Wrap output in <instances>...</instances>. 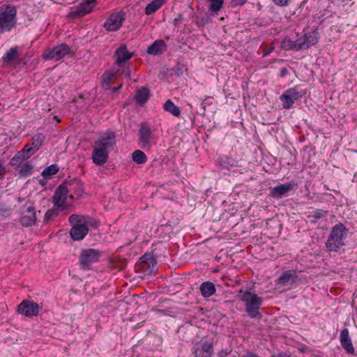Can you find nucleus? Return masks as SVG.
<instances>
[{
    "mask_svg": "<svg viewBox=\"0 0 357 357\" xmlns=\"http://www.w3.org/2000/svg\"><path fill=\"white\" fill-rule=\"evenodd\" d=\"M327 214L326 211H324L321 209H317L312 213L310 217L313 218L316 220H319L324 218Z\"/></svg>",
    "mask_w": 357,
    "mask_h": 357,
    "instance_id": "38",
    "label": "nucleus"
},
{
    "mask_svg": "<svg viewBox=\"0 0 357 357\" xmlns=\"http://www.w3.org/2000/svg\"><path fill=\"white\" fill-rule=\"evenodd\" d=\"M33 165L29 162L25 163L20 169V174L22 176H30L33 173Z\"/></svg>",
    "mask_w": 357,
    "mask_h": 357,
    "instance_id": "35",
    "label": "nucleus"
},
{
    "mask_svg": "<svg viewBox=\"0 0 357 357\" xmlns=\"http://www.w3.org/2000/svg\"><path fill=\"white\" fill-rule=\"evenodd\" d=\"M297 184L294 181L280 184L273 188L271 195L275 198H282V197L287 196L289 192L294 190Z\"/></svg>",
    "mask_w": 357,
    "mask_h": 357,
    "instance_id": "14",
    "label": "nucleus"
},
{
    "mask_svg": "<svg viewBox=\"0 0 357 357\" xmlns=\"http://www.w3.org/2000/svg\"><path fill=\"white\" fill-rule=\"evenodd\" d=\"M297 43V51L308 49L310 46L318 43V33L317 31H311L305 33L298 37V33H295Z\"/></svg>",
    "mask_w": 357,
    "mask_h": 357,
    "instance_id": "7",
    "label": "nucleus"
},
{
    "mask_svg": "<svg viewBox=\"0 0 357 357\" xmlns=\"http://www.w3.org/2000/svg\"><path fill=\"white\" fill-rule=\"evenodd\" d=\"M285 71H286V70H285V69H282V70H281V76H282V77L284 76V75H285Z\"/></svg>",
    "mask_w": 357,
    "mask_h": 357,
    "instance_id": "48",
    "label": "nucleus"
},
{
    "mask_svg": "<svg viewBox=\"0 0 357 357\" xmlns=\"http://www.w3.org/2000/svg\"><path fill=\"white\" fill-rule=\"evenodd\" d=\"M167 46L163 40H155L151 45H150L146 52L151 55H159L166 51Z\"/></svg>",
    "mask_w": 357,
    "mask_h": 357,
    "instance_id": "21",
    "label": "nucleus"
},
{
    "mask_svg": "<svg viewBox=\"0 0 357 357\" xmlns=\"http://www.w3.org/2000/svg\"><path fill=\"white\" fill-rule=\"evenodd\" d=\"M272 50H273V48H271L270 50H267L266 52H264L263 56H267Z\"/></svg>",
    "mask_w": 357,
    "mask_h": 357,
    "instance_id": "46",
    "label": "nucleus"
},
{
    "mask_svg": "<svg viewBox=\"0 0 357 357\" xmlns=\"http://www.w3.org/2000/svg\"><path fill=\"white\" fill-rule=\"evenodd\" d=\"M216 289L211 282H204L200 285V291L203 297L208 298L215 293Z\"/></svg>",
    "mask_w": 357,
    "mask_h": 357,
    "instance_id": "22",
    "label": "nucleus"
},
{
    "mask_svg": "<svg viewBox=\"0 0 357 357\" xmlns=\"http://www.w3.org/2000/svg\"><path fill=\"white\" fill-rule=\"evenodd\" d=\"M132 158L134 162L140 165L145 163L147 160L146 154L140 150L135 151L132 154Z\"/></svg>",
    "mask_w": 357,
    "mask_h": 357,
    "instance_id": "30",
    "label": "nucleus"
},
{
    "mask_svg": "<svg viewBox=\"0 0 357 357\" xmlns=\"http://www.w3.org/2000/svg\"><path fill=\"white\" fill-rule=\"evenodd\" d=\"M116 71L112 72H105L102 75V85L103 86H108L111 82L114 79L116 76Z\"/></svg>",
    "mask_w": 357,
    "mask_h": 357,
    "instance_id": "32",
    "label": "nucleus"
},
{
    "mask_svg": "<svg viewBox=\"0 0 357 357\" xmlns=\"http://www.w3.org/2000/svg\"><path fill=\"white\" fill-rule=\"evenodd\" d=\"M138 135L139 147L143 149L150 148L153 140V135L151 127L147 123H144L140 125Z\"/></svg>",
    "mask_w": 357,
    "mask_h": 357,
    "instance_id": "10",
    "label": "nucleus"
},
{
    "mask_svg": "<svg viewBox=\"0 0 357 357\" xmlns=\"http://www.w3.org/2000/svg\"><path fill=\"white\" fill-rule=\"evenodd\" d=\"M18 152L22 153V155L25 156L26 158L28 159L36 153V151L31 146H29L28 144H26L20 151Z\"/></svg>",
    "mask_w": 357,
    "mask_h": 357,
    "instance_id": "36",
    "label": "nucleus"
},
{
    "mask_svg": "<svg viewBox=\"0 0 357 357\" xmlns=\"http://www.w3.org/2000/svg\"><path fill=\"white\" fill-rule=\"evenodd\" d=\"M340 340L342 347L348 354H353L354 353V348L353 347L347 328H344L341 331Z\"/></svg>",
    "mask_w": 357,
    "mask_h": 357,
    "instance_id": "20",
    "label": "nucleus"
},
{
    "mask_svg": "<svg viewBox=\"0 0 357 357\" xmlns=\"http://www.w3.org/2000/svg\"><path fill=\"white\" fill-rule=\"evenodd\" d=\"M125 19V14L122 12L112 13L104 23V27L109 31L118 30L122 25Z\"/></svg>",
    "mask_w": 357,
    "mask_h": 357,
    "instance_id": "13",
    "label": "nucleus"
},
{
    "mask_svg": "<svg viewBox=\"0 0 357 357\" xmlns=\"http://www.w3.org/2000/svg\"><path fill=\"white\" fill-rule=\"evenodd\" d=\"M146 257V255H144L143 259H145Z\"/></svg>",
    "mask_w": 357,
    "mask_h": 357,
    "instance_id": "50",
    "label": "nucleus"
},
{
    "mask_svg": "<svg viewBox=\"0 0 357 357\" xmlns=\"http://www.w3.org/2000/svg\"><path fill=\"white\" fill-rule=\"evenodd\" d=\"M94 144L109 151L116 144V135L113 132H107L101 135Z\"/></svg>",
    "mask_w": 357,
    "mask_h": 357,
    "instance_id": "16",
    "label": "nucleus"
},
{
    "mask_svg": "<svg viewBox=\"0 0 357 357\" xmlns=\"http://www.w3.org/2000/svg\"><path fill=\"white\" fill-rule=\"evenodd\" d=\"M163 108L174 116H179L181 114V109L171 100H167L165 102Z\"/></svg>",
    "mask_w": 357,
    "mask_h": 357,
    "instance_id": "26",
    "label": "nucleus"
},
{
    "mask_svg": "<svg viewBox=\"0 0 357 357\" xmlns=\"http://www.w3.org/2000/svg\"><path fill=\"white\" fill-rule=\"evenodd\" d=\"M38 303L29 300L23 301L17 307V312L27 317L37 316L40 311Z\"/></svg>",
    "mask_w": 357,
    "mask_h": 357,
    "instance_id": "11",
    "label": "nucleus"
},
{
    "mask_svg": "<svg viewBox=\"0 0 357 357\" xmlns=\"http://www.w3.org/2000/svg\"><path fill=\"white\" fill-rule=\"evenodd\" d=\"M237 298L243 302L245 310L250 318H255L259 312L263 298L250 289H241Z\"/></svg>",
    "mask_w": 357,
    "mask_h": 357,
    "instance_id": "1",
    "label": "nucleus"
},
{
    "mask_svg": "<svg viewBox=\"0 0 357 357\" xmlns=\"http://www.w3.org/2000/svg\"><path fill=\"white\" fill-rule=\"evenodd\" d=\"M133 56V54L129 52L125 45H121L115 51L116 59L114 61L115 67H121L122 64L126 63V61L130 60Z\"/></svg>",
    "mask_w": 357,
    "mask_h": 357,
    "instance_id": "17",
    "label": "nucleus"
},
{
    "mask_svg": "<svg viewBox=\"0 0 357 357\" xmlns=\"http://www.w3.org/2000/svg\"><path fill=\"white\" fill-rule=\"evenodd\" d=\"M114 70L118 73L119 72H121L122 74H123L126 77H130L131 75V70L130 68L126 64H122L121 67H115Z\"/></svg>",
    "mask_w": 357,
    "mask_h": 357,
    "instance_id": "37",
    "label": "nucleus"
},
{
    "mask_svg": "<svg viewBox=\"0 0 357 357\" xmlns=\"http://www.w3.org/2000/svg\"><path fill=\"white\" fill-rule=\"evenodd\" d=\"M220 165L225 169H229V167L233 166L232 160L228 158L227 157H221L218 160Z\"/></svg>",
    "mask_w": 357,
    "mask_h": 357,
    "instance_id": "39",
    "label": "nucleus"
},
{
    "mask_svg": "<svg viewBox=\"0 0 357 357\" xmlns=\"http://www.w3.org/2000/svg\"><path fill=\"white\" fill-rule=\"evenodd\" d=\"M59 171V167L56 165H51L45 167L42 172V176L45 178H50L52 175L56 174Z\"/></svg>",
    "mask_w": 357,
    "mask_h": 357,
    "instance_id": "31",
    "label": "nucleus"
},
{
    "mask_svg": "<svg viewBox=\"0 0 357 357\" xmlns=\"http://www.w3.org/2000/svg\"><path fill=\"white\" fill-rule=\"evenodd\" d=\"M68 193L67 187L64 185H60L56 190L53 197V203L56 206L61 207L66 204Z\"/></svg>",
    "mask_w": 357,
    "mask_h": 357,
    "instance_id": "19",
    "label": "nucleus"
},
{
    "mask_svg": "<svg viewBox=\"0 0 357 357\" xmlns=\"http://www.w3.org/2000/svg\"><path fill=\"white\" fill-rule=\"evenodd\" d=\"M282 47L285 50H296L297 51V43L296 36L291 35L287 38H285L282 41Z\"/></svg>",
    "mask_w": 357,
    "mask_h": 357,
    "instance_id": "24",
    "label": "nucleus"
},
{
    "mask_svg": "<svg viewBox=\"0 0 357 357\" xmlns=\"http://www.w3.org/2000/svg\"><path fill=\"white\" fill-rule=\"evenodd\" d=\"M291 0H273V3L279 6H287Z\"/></svg>",
    "mask_w": 357,
    "mask_h": 357,
    "instance_id": "40",
    "label": "nucleus"
},
{
    "mask_svg": "<svg viewBox=\"0 0 357 357\" xmlns=\"http://www.w3.org/2000/svg\"><path fill=\"white\" fill-rule=\"evenodd\" d=\"M69 222L73 225L70 234L75 241L83 239L89 232V218L79 215H71Z\"/></svg>",
    "mask_w": 357,
    "mask_h": 357,
    "instance_id": "2",
    "label": "nucleus"
},
{
    "mask_svg": "<svg viewBox=\"0 0 357 357\" xmlns=\"http://www.w3.org/2000/svg\"><path fill=\"white\" fill-rule=\"evenodd\" d=\"M5 174V167L3 166V162L0 159V178H1Z\"/></svg>",
    "mask_w": 357,
    "mask_h": 357,
    "instance_id": "43",
    "label": "nucleus"
},
{
    "mask_svg": "<svg viewBox=\"0 0 357 357\" xmlns=\"http://www.w3.org/2000/svg\"><path fill=\"white\" fill-rule=\"evenodd\" d=\"M45 140V136L42 133L35 135L32 137L31 146L36 151V152L40 149Z\"/></svg>",
    "mask_w": 357,
    "mask_h": 357,
    "instance_id": "29",
    "label": "nucleus"
},
{
    "mask_svg": "<svg viewBox=\"0 0 357 357\" xmlns=\"http://www.w3.org/2000/svg\"><path fill=\"white\" fill-rule=\"evenodd\" d=\"M193 354L195 357H211L213 344L204 340L196 342L193 347Z\"/></svg>",
    "mask_w": 357,
    "mask_h": 357,
    "instance_id": "12",
    "label": "nucleus"
},
{
    "mask_svg": "<svg viewBox=\"0 0 357 357\" xmlns=\"http://www.w3.org/2000/svg\"><path fill=\"white\" fill-rule=\"evenodd\" d=\"M340 1L344 3H347V2L350 1L351 0H340Z\"/></svg>",
    "mask_w": 357,
    "mask_h": 357,
    "instance_id": "49",
    "label": "nucleus"
},
{
    "mask_svg": "<svg viewBox=\"0 0 357 357\" xmlns=\"http://www.w3.org/2000/svg\"><path fill=\"white\" fill-rule=\"evenodd\" d=\"M17 47L10 48L2 57L3 63H10L17 58Z\"/></svg>",
    "mask_w": 357,
    "mask_h": 357,
    "instance_id": "27",
    "label": "nucleus"
},
{
    "mask_svg": "<svg viewBox=\"0 0 357 357\" xmlns=\"http://www.w3.org/2000/svg\"><path fill=\"white\" fill-rule=\"evenodd\" d=\"M122 86V84H121L118 87H112L110 88V89L114 91V92H116L119 89H121Z\"/></svg>",
    "mask_w": 357,
    "mask_h": 357,
    "instance_id": "45",
    "label": "nucleus"
},
{
    "mask_svg": "<svg viewBox=\"0 0 357 357\" xmlns=\"http://www.w3.org/2000/svg\"><path fill=\"white\" fill-rule=\"evenodd\" d=\"M96 1V0H82L83 2L75 10H72L68 16L71 18H76L89 13L93 9L91 3H94Z\"/></svg>",
    "mask_w": 357,
    "mask_h": 357,
    "instance_id": "18",
    "label": "nucleus"
},
{
    "mask_svg": "<svg viewBox=\"0 0 357 357\" xmlns=\"http://www.w3.org/2000/svg\"><path fill=\"white\" fill-rule=\"evenodd\" d=\"M347 229L342 223L336 224L333 227L326 242V248L331 252H337L344 245V239Z\"/></svg>",
    "mask_w": 357,
    "mask_h": 357,
    "instance_id": "3",
    "label": "nucleus"
},
{
    "mask_svg": "<svg viewBox=\"0 0 357 357\" xmlns=\"http://www.w3.org/2000/svg\"><path fill=\"white\" fill-rule=\"evenodd\" d=\"M294 272L291 271H286L283 272L279 277L278 283L282 285L287 284L289 281L295 278Z\"/></svg>",
    "mask_w": 357,
    "mask_h": 357,
    "instance_id": "28",
    "label": "nucleus"
},
{
    "mask_svg": "<svg viewBox=\"0 0 357 357\" xmlns=\"http://www.w3.org/2000/svg\"><path fill=\"white\" fill-rule=\"evenodd\" d=\"M36 211L31 204H26L20 212V222L24 227H31L36 222Z\"/></svg>",
    "mask_w": 357,
    "mask_h": 357,
    "instance_id": "8",
    "label": "nucleus"
},
{
    "mask_svg": "<svg viewBox=\"0 0 357 357\" xmlns=\"http://www.w3.org/2000/svg\"><path fill=\"white\" fill-rule=\"evenodd\" d=\"M243 357H259L257 355L253 354L252 353H248L247 354L244 355Z\"/></svg>",
    "mask_w": 357,
    "mask_h": 357,
    "instance_id": "44",
    "label": "nucleus"
},
{
    "mask_svg": "<svg viewBox=\"0 0 357 357\" xmlns=\"http://www.w3.org/2000/svg\"><path fill=\"white\" fill-rule=\"evenodd\" d=\"M150 91L146 87H142L136 91L135 100L136 101L142 105L145 103L149 98Z\"/></svg>",
    "mask_w": 357,
    "mask_h": 357,
    "instance_id": "23",
    "label": "nucleus"
},
{
    "mask_svg": "<svg viewBox=\"0 0 357 357\" xmlns=\"http://www.w3.org/2000/svg\"><path fill=\"white\" fill-rule=\"evenodd\" d=\"M17 10L15 6L3 5L0 6V29L2 32L11 31L17 22Z\"/></svg>",
    "mask_w": 357,
    "mask_h": 357,
    "instance_id": "4",
    "label": "nucleus"
},
{
    "mask_svg": "<svg viewBox=\"0 0 357 357\" xmlns=\"http://www.w3.org/2000/svg\"><path fill=\"white\" fill-rule=\"evenodd\" d=\"M70 47L66 44H61L52 49L46 50L43 54L45 60L59 61L70 54Z\"/></svg>",
    "mask_w": 357,
    "mask_h": 357,
    "instance_id": "9",
    "label": "nucleus"
},
{
    "mask_svg": "<svg viewBox=\"0 0 357 357\" xmlns=\"http://www.w3.org/2000/svg\"><path fill=\"white\" fill-rule=\"evenodd\" d=\"M165 3V0H153L145 8V13L148 15L153 14L160 8Z\"/></svg>",
    "mask_w": 357,
    "mask_h": 357,
    "instance_id": "25",
    "label": "nucleus"
},
{
    "mask_svg": "<svg viewBox=\"0 0 357 357\" xmlns=\"http://www.w3.org/2000/svg\"><path fill=\"white\" fill-rule=\"evenodd\" d=\"M247 0H232V6H243L246 3Z\"/></svg>",
    "mask_w": 357,
    "mask_h": 357,
    "instance_id": "42",
    "label": "nucleus"
},
{
    "mask_svg": "<svg viewBox=\"0 0 357 357\" xmlns=\"http://www.w3.org/2000/svg\"><path fill=\"white\" fill-rule=\"evenodd\" d=\"M206 100V98H205L204 100H202V106L204 108V109H205V100Z\"/></svg>",
    "mask_w": 357,
    "mask_h": 357,
    "instance_id": "47",
    "label": "nucleus"
},
{
    "mask_svg": "<svg viewBox=\"0 0 357 357\" xmlns=\"http://www.w3.org/2000/svg\"><path fill=\"white\" fill-rule=\"evenodd\" d=\"M211 2L209 10L213 13H217L219 11L223 5L224 0H208Z\"/></svg>",
    "mask_w": 357,
    "mask_h": 357,
    "instance_id": "34",
    "label": "nucleus"
},
{
    "mask_svg": "<svg viewBox=\"0 0 357 357\" xmlns=\"http://www.w3.org/2000/svg\"><path fill=\"white\" fill-rule=\"evenodd\" d=\"M26 160L25 156L22 155V153L17 152L11 159L10 163L12 166L19 167L23 161Z\"/></svg>",
    "mask_w": 357,
    "mask_h": 357,
    "instance_id": "33",
    "label": "nucleus"
},
{
    "mask_svg": "<svg viewBox=\"0 0 357 357\" xmlns=\"http://www.w3.org/2000/svg\"><path fill=\"white\" fill-rule=\"evenodd\" d=\"M220 357H236V354L234 352H226V351H221L220 353Z\"/></svg>",
    "mask_w": 357,
    "mask_h": 357,
    "instance_id": "41",
    "label": "nucleus"
},
{
    "mask_svg": "<svg viewBox=\"0 0 357 357\" xmlns=\"http://www.w3.org/2000/svg\"><path fill=\"white\" fill-rule=\"evenodd\" d=\"M306 91L300 86H295L291 89L286 90L280 96V100L282 103L284 109H290L296 101L301 100L305 95Z\"/></svg>",
    "mask_w": 357,
    "mask_h": 357,
    "instance_id": "5",
    "label": "nucleus"
},
{
    "mask_svg": "<svg viewBox=\"0 0 357 357\" xmlns=\"http://www.w3.org/2000/svg\"><path fill=\"white\" fill-rule=\"evenodd\" d=\"M100 252L98 250L89 248L82 250L79 256L80 267L84 270H89L91 264L98 261Z\"/></svg>",
    "mask_w": 357,
    "mask_h": 357,
    "instance_id": "6",
    "label": "nucleus"
},
{
    "mask_svg": "<svg viewBox=\"0 0 357 357\" xmlns=\"http://www.w3.org/2000/svg\"><path fill=\"white\" fill-rule=\"evenodd\" d=\"M109 151L94 144L91 159L97 165H104L108 159Z\"/></svg>",
    "mask_w": 357,
    "mask_h": 357,
    "instance_id": "15",
    "label": "nucleus"
}]
</instances>
